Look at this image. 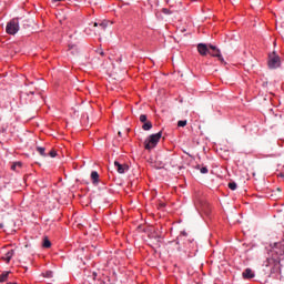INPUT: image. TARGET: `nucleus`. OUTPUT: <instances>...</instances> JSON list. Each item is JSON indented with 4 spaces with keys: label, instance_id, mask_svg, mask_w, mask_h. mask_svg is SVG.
<instances>
[{
    "label": "nucleus",
    "instance_id": "f257e3e1",
    "mask_svg": "<svg viewBox=\"0 0 284 284\" xmlns=\"http://www.w3.org/2000/svg\"><path fill=\"white\" fill-rule=\"evenodd\" d=\"M161 136H163V132L160 131L155 134H151L145 141H144V148L145 150H154L156 145H159V141H161Z\"/></svg>",
    "mask_w": 284,
    "mask_h": 284
},
{
    "label": "nucleus",
    "instance_id": "f03ea898",
    "mask_svg": "<svg viewBox=\"0 0 284 284\" xmlns=\"http://www.w3.org/2000/svg\"><path fill=\"white\" fill-rule=\"evenodd\" d=\"M7 34H17L19 32V18L11 19L6 27Z\"/></svg>",
    "mask_w": 284,
    "mask_h": 284
},
{
    "label": "nucleus",
    "instance_id": "7ed1b4c3",
    "mask_svg": "<svg viewBox=\"0 0 284 284\" xmlns=\"http://www.w3.org/2000/svg\"><path fill=\"white\" fill-rule=\"evenodd\" d=\"M268 68L271 70H276V68H281V57H278L276 52L268 54Z\"/></svg>",
    "mask_w": 284,
    "mask_h": 284
},
{
    "label": "nucleus",
    "instance_id": "20e7f679",
    "mask_svg": "<svg viewBox=\"0 0 284 284\" xmlns=\"http://www.w3.org/2000/svg\"><path fill=\"white\" fill-rule=\"evenodd\" d=\"M209 49L212 50L210 51L209 54H211V57H216V59H219L220 62L225 63V59H223V55L221 54V50H219L215 45L210 44Z\"/></svg>",
    "mask_w": 284,
    "mask_h": 284
},
{
    "label": "nucleus",
    "instance_id": "39448f33",
    "mask_svg": "<svg viewBox=\"0 0 284 284\" xmlns=\"http://www.w3.org/2000/svg\"><path fill=\"white\" fill-rule=\"evenodd\" d=\"M114 165H115L116 172L119 174H125L128 172V170H130V166L128 164H121V163H119V161H115Z\"/></svg>",
    "mask_w": 284,
    "mask_h": 284
},
{
    "label": "nucleus",
    "instance_id": "423d86ee",
    "mask_svg": "<svg viewBox=\"0 0 284 284\" xmlns=\"http://www.w3.org/2000/svg\"><path fill=\"white\" fill-rule=\"evenodd\" d=\"M197 52L201 54V57H205V54H210V48H207V44L199 43Z\"/></svg>",
    "mask_w": 284,
    "mask_h": 284
},
{
    "label": "nucleus",
    "instance_id": "0eeeda50",
    "mask_svg": "<svg viewBox=\"0 0 284 284\" xmlns=\"http://www.w3.org/2000/svg\"><path fill=\"white\" fill-rule=\"evenodd\" d=\"M12 256H14V250L8 251L6 255L2 256V261H4L6 263H10V261H12Z\"/></svg>",
    "mask_w": 284,
    "mask_h": 284
},
{
    "label": "nucleus",
    "instance_id": "6e6552de",
    "mask_svg": "<svg viewBox=\"0 0 284 284\" xmlns=\"http://www.w3.org/2000/svg\"><path fill=\"white\" fill-rule=\"evenodd\" d=\"M243 278H254V272L252 271V268H246L243 273H242Z\"/></svg>",
    "mask_w": 284,
    "mask_h": 284
},
{
    "label": "nucleus",
    "instance_id": "1a4fd4ad",
    "mask_svg": "<svg viewBox=\"0 0 284 284\" xmlns=\"http://www.w3.org/2000/svg\"><path fill=\"white\" fill-rule=\"evenodd\" d=\"M89 26H93V28H98L99 30H105V28H108V26L105 24V22H93V23H89Z\"/></svg>",
    "mask_w": 284,
    "mask_h": 284
},
{
    "label": "nucleus",
    "instance_id": "9d476101",
    "mask_svg": "<svg viewBox=\"0 0 284 284\" xmlns=\"http://www.w3.org/2000/svg\"><path fill=\"white\" fill-rule=\"evenodd\" d=\"M91 180H92V183H93L94 185H97V183H99V172L92 171V172H91Z\"/></svg>",
    "mask_w": 284,
    "mask_h": 284
},
{
    "label": "nucleus",
    "instance_id": "9b49d317",
    "mask_svg": "<svg viewBox=\"0 0 284 284\" xmlns=\"http://www.w3.org/2000/svg\"><path fill=\"white\" fill-rule=\"evenodd\" d=\"M10 276V271H7V272H3L1 275H0V283H6V281H8Z\"/></svg>",
    "mask_w": 284,
    "mask_h": 284
},
{
    "label": "nucleus",
    "instance_id": "f8f14e48",
    "mask_svg": "<svg viewBox=\"0 0 284 284\" xmlns=\"http://www.w3.org/2000/svg\"><path fill=\"white\" fill-rule=\"evenodd\" d=\"M144 124L142 125V130H144L145 132L150 131V129L152 128V122L146 121L143 122Z\"/></svg>",
    "mask_w": 284,
    "mask_h": 284
},
{
    "label": "nucleus",
    "instance_id": "ddd939ff",
    "mask_svg": "<svg viewBox=\"0 0 284 284\" xmlns=\"http://www.w3.org/2000/svg\"><path fill=\"white\" fill-rule=\"evenodd\" d=\"M42 246L45 248H50V247H52V243L50 242V240L48 237H44Z\"/></svg>",
    "mask_w": 284,
    "mask_h": 284
},
{
    "label": "nucleus",
    "instance_id": "4468645a",
    "mask_svg": "<svg viewBox=\"0 0 284 284\" xmlns=\"http://www.w3.org/2000/svg\"><path fill=\"white\" fill-rule=\"evenodd\" d=\"M37 152H39V154L41 156H45V148L43 146H37Z\"/></svg>",
    "mask_w": 284,
    "mask_h": 284
},
{
    "label": "nucleus",
    "instance_id": "2eb2a0df",
    "mask_svg": "<svg viewBox=\"0 0 284 284\" xmlns=\"http://www.w3.org/2000/svg\"><path fill=\"white\" fill-rule=\"evenodd\" d=\"M185 125H187V120H180L178 122V128H185Z\"/></svg>",
    "mask_w": 284,
    "mask_h": 284
},
{
    "label": "nucleus",
    "instance_id": "dca6fc26",
    "mask_svg": "<svg viewBox=\"0 0 284 284\" xmlns=\"http://www.w3.org/2000/svg\"><path fill=\"white\" fill-rule=\"evenodd\" d=\"M44 278H52L53 276V273L52 271H47L44 274H43Z\"/></svg>",
    "mask_w": 284,
    "mask_h": 284
},
{
    "label": "nucleus",
    "instance_id": "f3484780",
    "mask_svg": "<svg viewBox=\"0 0 284 284\" xmlns=\"http://www.w3.org/2000/svg\"><path fill=\"white\" fill-rule=\"evenodd\" d=\"M236 187H237L236 182H230V183H229V189H230V190H233V191H234V190H236Z\"/></svg>",
    "mask_w": 284,
    "mask_h": 284
},
{
    "label": "nucleus",
    "instance_id": "a211bd4d",
    "mask_svg": "<svg viewBox=\"0 0 284 284\" xmlns=\"http://www.w3.org/2000/svg\"><path fill=\"white\" fill-rule=\"evenodd\" d=\"M140 121H141V123L148 122V115L141 114V115H140Z\"/></svg>",
    "mask_w": 284,
    "mask_h": 284
},
{
    "label": "nucleus",
    "instance_id": "6ab92c4d",
    "mask_svg": "<svg viewBox=\"0 0 284 284\" xmlns=\"http://www.w3.org/2000/svg\"><path fill=\"white\" fill-rule=\"evenodd\" d=\"M200 172H201V174H207V172H209L207 166H202L200 169Z\"/></svg>",
    "mask_w": 284,
    "mask_h": 284
},
{
    "label": "nucleus",
    "instance_id": "aec40b11",
    "mask_svg": "<svg viewBox=\"0 0 284 284\" xmlns=\"http://www.w3.org/2000/svg\"><path fill=\"white\" fill-rule=\"evenodd\" d=\"M49 156H51V159H54V156H57V151L51 150Z\"/></svg>",
    "mask_w": 284,
    "mask_h": 284
},
{
    "label": "nucleus",
    "instance_id": "412c9836",
    "mask_svg": "<svg viewBox=\"0 0 284 284\" xmlns=\"http://www.w3.org/2000/svg\"><path fill=\"white\" fill-rule=\"evenodd\" d=\"M163 14H170V9H162Z\"/></svg>",
    "mask_w": 284,
    "mask_h": 284
},
{
    "label": "nucleus",
    "instance_id": "4be33fe9",
    "mask_svg": "<svg viewBox=\"0 0 284 284\" xmlns=\"http://www.w3.org/2000/svg\"><path fill=\"white\" fill-rule=\"evenodd\" d=\"M98 54H100L101 57H105V52H103V50H98Z\"/></svg>",
    "mask_w": 284,
    "mask_h": 284
},
{
    "label": "nucleus",
    "instance_id": "5701e85b",
    "mask_svg": "<svg viewBox=\"0 0 284 284\" xmlns=\"http://www.w3.org/2000/svg\"><path fill=\"white\" fill-rule=\"evenodd\" d=\"M11 170H13V172H17V163L16 162L11 165Z\"/></svg>",
    "mask_w": 284,
    "mask_h": 284
},
{
    "label": "nucleus",
    "instance_id": "b1692460",
    "mask_svg": "<svg viewBox=\"0 0 284 284\" xmlns=\"http://www.w3.org/2000/svg\"><path fill=\"white\" fill-rule=\"evenodd\" d=\"M22 165H23V164H22L21 162H16V166H17V168H22Z\"/></svg>",
    "mask_w": 284,
    "mask_h": 284
},
{
    "label": "nucleus",
    "instance_id": "393cba45",
    "mask_svg": "<svg viewBox=\"0 0 284 284\" xmlns=\"http://www.w3.org/2000/svg\"><path fill=\"white\" fill-rule=\"evenodd\" d=\"M85 34H90V27L84 29Z\"/></svg>",
    "mask_w": 284,
    "mask_h": 284
},
{
    "label": "nucleus",
    "instance_id": "a878e982",
    "mask_svg": "<svg viewBox=\"0 0 284 284\" xmlns=\"http://www.w3.org/2000/svg\"><path fill=\"white\" fill-rule=\"evenodd\" d=\"M70 50H74L75 45H69Z\"/></svg>",
    "mask_w": 284,
    "mask_h": 284
},
{
    "label": "nucleus",
    "instance_id": "bb28decb",
    "mask_svg": "<svg viewBox=\"0 0 284 284\" xmlns=\"http://www.w3.org/2000/svg\"><path fill=\"white\" fill-rule=\"evenodd\" d=\"M160 207H165V203H160Z\"/></svg>",
    "mask_w": 284,
    "mask_h": 284
},
{
    "label": "nucleus",
    "instance_id": "cd10ccee",
    "mask_svg": "<svg viewBox=\"0 0 284 284\" xmlns=\"http://www.w3.org/2000/svg\"><path fill=\"white\" fill-rule=\"evenodd\" d=\"M0 230H3V224H0Z\"/></svg>",
    "mask_w": 284,
    "mask_h": 284
},
{
    "label": "nucleus",
    "instance_id": "c85d7f7f",
    "mask_svg": "<svg viewBox=\"0 0 284 284\" xmlns=\"http://www.w3.org/2000/svg\"><path fill=\"white\" fill-rule=\"evenodd\" d=\"M54 2L63 1V0H53Z\"/></svg>",
    "mask_w": 284,
    "mask_h": 284
},
{
    "label": "nucleus",
    "instance_id": "c756f323",
    "mask_svg": "<svg viewBox=\"0 0 284 284\" xmlns=\"http://www.w3.org/2000/svg\"><path fill=\"white\" fill-rule=\"evenodd\" d=\"M277 192H281V187H277Z\"/></svg>",
    "mask_w": 284,
    "mask_h": 284
},
{
    "label": "nucleus",
    "instance_id": "7c9ffc66",
    "mask_svg": "<svg viewBox=\"0 0 284 284\" xmlns=\"http://www.w3.org/2000/svg\"><path fill=\"white\" fill-rule=\"evenodd\" d=\"M93 276L95 277V276H97V273H93Z\"/></svg>",
    "mask_w": 284,
    "mask_h": 284
},
{
    "label": "nucleus",
    "instance_id": "2f4dec72",
    "mask_svg": "<svg viewBox=\"0 0 284 284\" xmlns=\"http://www.w3.org/2000/svg\"><path fill=\"white\" fill-rule=\"evenodd\" d=\"M7 284H17V283H10V282H9V283H7Z\"/></svg>",
    "mask_w": 284,
    "mask_h": 284
},
{
    "label": "nucleus",
    "instance_id": "473e14b6",
    "mask_svg": "<svg viewBox=\"0 0 284 284\" xmlns=\"http://www.w3.org/2000/svg\"><path fill=\"white\" fill-rule=\"evenodd\" d=\"M281 176L283 178L284 175H283V174H281Z\"/></svg>",
    "mask_w": 284,
    "mask_h": 284
}]
</instances>
